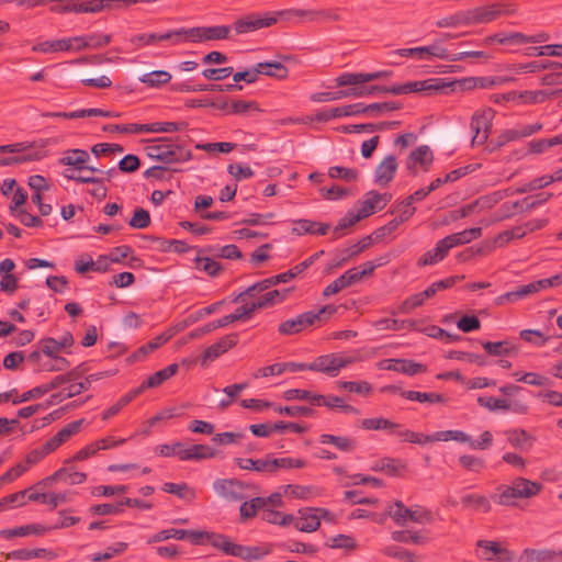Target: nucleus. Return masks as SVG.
Listing matches in <instances>:
<instances>
[{"instance_id": "2", "label": "nucleus", "mask_w": 562, "mask_h": 562, "mask_svg": "<svg viewBox=\"0 0 562 562\" xmlns=\"http://www.w3.org/2000/svg\"><path fill=\"white\" fill-rule=\"evenodd\" d=\"M45 156V143L43 142H20L0 145V166H16L37 161Z\"/></svg>"}, {"instance_id": "28", "label": "nucleus", "mask_w": 562, "mask_h": 562, "mask_svg": "<svg viewBox=\"0 0 562 562\" xmlns=\"http://www.w3.org/2000/svg\"><path fill=\"white\" fill-rule=\"evenodd\" d=\"M315 510L316 509L314 508L300 510L301 518L295 521V528L303 532L316 531L321 526V521L319 516L315 513Z\"/></svg>"}, {"instance_id": "23", "label": "nucleus", "mask_w": 562, "mask_h": 562, "mask_svg": "<svg viewBox=\"0 0 562 562\" xmlns=\"http://www.w3.org/2000/svg\"><path fill=\"white\" fill-rule=\"evenodd\" d=\"M482 236L481 227H472L462 232L451 234L442 238L448 246L449 250L453 247L471 243Z\"/></svg>"}, {"instance_id": "58", "label": "nucleus", "mask_w": 562, "mask_h": 562, "mask_svg": "<svg viewBox=\"0 0 562 562\" xmlns=\"http://www.w3.org/2000/svg\"><path fill=\"white\" fill-rule=\"evenodd\" d=\"M461 502L465 507L473 506L475 509H483L484 513H488L492 508L490 501L483 495L468 494L461 498Z\"/></svg>"}, {"instance_id": "32", "label": "nucleus", "mask_w": 562, "mask_h": 562, "mask_svg": "<svg viewBox=\"0 0 562 562\" xmlns=\"http://www.w3.org/2000/svg\"><path fill=\"white\" fill-rule=\"evenodd\" d=\"M315 405L317 406H325L328 408H340L345 413L349 414H359V411L344 402V398L340 396H325L322 394H318L317 397H315Z\"/></svg>"}, {"instance_id": "4", "label": "nucleus", "mask_w": 562, "mask_h": 562, "mask_svg": "<svg viewBox=\"0 0 562 562\" xmlns=\"http://www.w3.org/2000/svg\"><path fill=\"white\" fill-rule=\"evenodd\" d=\"M541 490L540 483L519 476L513 480L512 485L498 486L493 499L502 506H515L516 499L535 497Z\"/></svg>"}, {"instance_id": "18", "label": "nucleus", "mask_w": 562, "mask_h": 562, "mask_svg": "<svg viewBox=\"0 0 562 562\" xmlns=\"http://www.w3.org/2000/svg\"><path fill=\"white\" fill-rule=\"evenodd\" d=\"M472 25L490 23L503 15L501 3L476 7L470 9Z\"/></svg>"}, {"instance_id": "39", "label": "nucleus", "mask_w": 562, "mask_h": 562, "mask_svg": "<svg viewBox=\"0 0 562 562\" xmlns=\"http://www.w3.org/2000/svg\"><path fill=\"white\" fill-rule=\"evenodd\" d=\"M179 366L177 363H171L168 367L155 372L150 376H148L144 383L147 389H153L161 385L165 381L173 376L178 372Z\"/></svg>"}, {"instance_id": "62", "label": "nucleus", "mask_w": 562, "mask_h": 562, "mask_svg": "<svg viewBox=\"0 0 562 562\" xmlns=\"http://www.w3.org/2000/svg\"><path fill=\"white\" fill-rule=\"evenodd\" d=\"M274 411L279 414L288 415V416H302L310 417L313 416L315 411L308 406H274Z\"/></svg>"}, {"instance_id": "14", "label": "nucleus", "mask_w": 562, "mask_h": 562, "mask_svg": "<svg viewBox=\"0 0 562 562\" xmlns=\"http://www.w3.org/2000/svg\"><path fill=\"white\" fill-rule=\"evenodd\" d=\"M315 318L316 316H314V311L302 313L294 318L282 322L278 327V331L283 336L299 334L305 328L314 326Z\"/></svg>"}, {"instance_id": "49", "label": "nucleus", "mask_w": 562, "mask_h": 562, "mask_svg": "<svg viewBox=\"0 0 562 562\" xmlns=\"http://www.w3.org/2000/svg\"><path fill=\"white\" fill-rule=\"evenodd\" d=\"M446 358L468 361L470 363H476L480 367H484L487 364V359L485 356L459 350L449 351Z\"/></svg>"}, {"instance_id": "51", "label": "nucleus", "mask_w": 562, "mask_h": 562, "mask_svg": "<svg viewBox=\"0 0 562 562\" xmlns=\"http://www.w3.org/2000/svg\"><path fill=\"white\" fill-rule=\"evenodd\" d=\"M162 491L166 493L175 494L180 498L192 501L195 498L194 490L190 488L186 483H165Z\"/></svg>"}, {"instance_id": "22", "label": "nucleus", "mask_w": 562, "mask_h": 562, "mask_svg": "<svg viewBox=\"0 0 562 562\" xmlns=\"http://www.w3.org/2000/svg\"><path fill=\"white\" fill-rule=\"evenodd\" d=\"M281 283L280 280H277V276L267 278L265 280H261L251 286L247 288L245 291L238 293L234 299L233 303H239L245 302L246 297H255L259 295L262 292H266L268 289H270L273 285H277Z\"/></svg>"}, {"instance_id": "15", "label": "nucleus", "mask_w": 562, "mask_h": 562, "mask_svg": "<svg viewBox=\"0 0 562 562\" xmlns=\"http://www.w3.org/2000/svg\"><path fill=\"white\" fill-rule=\"evenodd\" d=\"M379 366L383 370L396 371L407 375H416L427 371L423 363L407 359H385Z\"/></svg>"}, {"instance_id": "16", "label": "nucleus", "mask_w": 562, "mask_h": 562, "mask_svg": "<svg viewBox=\"0 0 562 562\" xmlns=\"http://www.w3.org/2000/svg\"><path fill=\"white\" fill-rule=\"evenodd\" d=\"M238 340V336L236 334H229L222 337L218 341L207 347L202 357L201 363L202 366H206L209 361H213L227 350L236 346Z\"/></svg>"}, {"instance_id": "31", "label": "nucleus", "mask_w": 562, "mask_h": 562, "mask_svg": "<svg viewBox=\"0 0 562 562\" xmlns=\"http://www.w3.org/2000/svg\"><path fill=\"white\" fill-rule=\"evenodd\" d=\"M72 49L71 40L60 38L54 41H45L33 45L32 50L35 53H55L68 52Z\"/></svg>"}, {"instance_id": "8", "label": "nucleus", "mask_w": 562, "mask_h": 562, "mask_svg": "<svg viewBox=\"0 0 562 562\" xmlns=\"http://www.w3.org/2000/svg\"><path fill=\"white\" fill-rule=\"evenodd\" d=\"M90 160V155L85 149H68L64 151L63 157L59 159V164L64 166H70L74 170L83 171L88 170L92 173H103L106 176H113L116 170L115 168L103 171L94 166H89L88 162Z\"/></svg>"}, {"instance_id": "45", "label": "nucleus", "mask_w": 562, "mask_h": 562, "mask_svg": "<svg viewBox=\"0 0 562 562\" xmlns=\"http://www.w3.org/2000/svg\"><path fill=\"white\" fill-rule=\"evenodd\" d=\"M482 347L490 356L494 357L507 356L510 355L513 351H517V349L512 347L507 340L485 341L482 342Z\"/></svg>"}, {"instance_id": "37", "label": "nucleus", "mask_w": 562, "mask_h": 562, "mask_svg": "<svg viewBox=\"0 0 562 562\" xmlns=\"http://www.w3.org/2000/svg\"><path fill=\"white\" fill-rule=\"evenodd\" d=\"M453 87L454 83L449 82L447 78H429L420 81V93L431 95L448 88H451V91H453Z\"/></svg>"}, {"instance_id": "38", "label": "nucleus", "mask_w": 562, "mask_h": 562, "mask_svg": "<svg viewBox=\"0 0 562 562\" xmlns=\"http://www.w3.org/2000/svg\"><path fill=\"white\" fill-rule=\"evenodd\" d=\"M321 443L334 445L338 450L344 452H351L355 450L357 442L355 439L345 436H334L329 434H323L319 436Z\"/></svg>"}, {"instance_id": "19", "label": "nucleus", "mask_w": 562, "mask_h": 562, "mask_svg": "<svg viewBox=\"0 0 562 562\" xmlns=\"http://www.w3.org/2000/svg\"><path fill=\"white\" fill-rule=\"evenodd\" d=\"M212 546L222 550L225 554L244 559L249 557L246 546L234 543L224 535H213Z\"/></svg>"}, {"instance_id": "35", "label": "nucleus", "mask_w": 562, "mask_h": 562, "mask_svg": "<svg viewBox=\"0 0 562 562\" xmlns=\"http://www.w3.org/2000/svg\"><path fill=\"white\" fill-rule=\"evenodd\" d=\"M257 68L260 70L259 75H265L278 80L285 79L289 76L288 67L280 61L258 63Z\"/></svg>"}, {"instance_id": "61", "label": "nucleus", "mask_w": 562, "mask_h": 562, "mask_svg": "<svg viewBox=\"0 0 562 562\" xmlns=\"http://www.w3.org/2000/svg\"><path fill=\"white\" fill-rule=\"evenodd\" d=\"M132 228L143 229L150 225V214L143 207H136L133 216L128 221Z\"/></svg>"}, {"instance_id": "52", "label": "nucleus", "mask_w": 562, "mask_h": 562, "mask_svg": "<svg viewBox=\"0 0 562 562\" xmlns=\"http://www.w3.org/2000/svg\"><path fill=\"white\" fill-rule=\"evenodd\" d=\"M406 464L398 459L383 458L381 459L373 470L383 471L390 475H396L400 470H405Z\"/></svg>"}, {"instance_id": "20", "label": "nucleus", "mask_w": 562, "mask_h": 562, "mask_svg": "<svg viewBox=\"0 0 562 562\" xmlns=\"http://www.w3.org/2000/svg\"><path fill=\"white\" fill-rule=\"evenodd\" d=\"M291 292V289H285L282 291L279 290H272L263 293L256 302H252L249 304L252 313L257 310L266 308L269 306H273L278 303L283 302L289 293Z\"/></svg>"}, {"instance_id": "21", "label": "nucleus", "mask_w": 562, "mask_h": 562, "mask_svg": "<svg viewBox=\"0 0 562 562\" xmlns=\"http://www.w3.org/2000/svg\"><path fill=\"white\" fill-rule=\"evenodd\" d=\"M83 420L85 419H78L66 425L54 437L47 440V448L55 451L63 443L68 441L71 436L76 435L80 430Z\"/></svg>"}, {"instance_id": "57", "label": "nucleus", "mask_w": 562, "mask_h": 562, "mask_svg": "<svg viewBox=\"0 0 562 562\" xmlns=\"http://www.w3.org/2000/svg\"><path fill=\"white\" fill-rule=\"evenodd\" d=\"M559 144H562V134L561 135H557L552 138H541V139H535V140H531L528 146H529V151L532 153V154H541L543 153L544 150H547L548 148L552 147V146H555V145H559Z\"/></svg>"}, {"instance_id": "43", "label": "nucleus", "mask_w": 562, "mask_h": 562, "mask_svg": "<svg viewBox=\"0 0 562 562\" xmlns=\"http://www.w3.org/2000/svg\"><path fill=\"white\" fill-rule=\"evenodd\" d=\"M393 72L391 70H379L374 72H359V75H349L341 80V82L348 83H367L380 78L390 77Z\"/></svg>"}, {"instance_id": "59", "label": "nucleus", "mask_w": 562, "mask_h": 562, "mask_svg": "<svg viewBox=\"0 0 562 562\" xmlns=\"http://www.w3.org/2000/svg\"><path fill=\"white\" fill-rule=\"evenodd\" d=\"M236 147H237V144L229 143V142L204 143V144L195 145L196 149L204 150L210 154H213V153L228 154Z\"/></svg>"}, {"instance_id": "50", "label": "nucleus", "mask_w": 562, "mask_h": 562, "mask_svg": "<svg viewBox=\"0 0 562 562\" xmlns=\"http://www.w3.org/2000/svg\"><path fill=\"white\" fill-rule=\"evenodd\" d=\"M391 537L394 541L403 543L423 544L427 541V538L412 530H396L392 532Z\"/></svg>"}, {"instance_id": "47", "label": "nucleus", "mask_w": 562, "mask_h": 562, "mask_svg": "<svg viewBox=\"0 0 562 562\" xmlns=\"http://www.w3.org/2000/svg\"><path fill=\"white\" fill-rule=\"evenodd\" d=\"M265 508V502L260 497H254L248 502H244L239 507L241 520L254 518L258 510Z\"/></svg>"}, {"instance_id": "42", "label": "nucleus", "mask_w": 562, "mask_h": 562, "mask_svg": "<svg viewBox=\"0 0 562 562\" xmlns=\"http://www.w3.org/2000/svg\"><path fill=\"white\" fill-rule=\"evenodd\" d=\"M251 315H252V311H251V308L249 306V303H245L241 306H239L238 308H236L234 313L217 319L216 321V325L220 328L221 327H225V326H227L231 323H234V322H237V321H241V319L250 318Z\"/></svg>"}, {"instance_id": "1", "label": "nucleus", "mask_w": 562, "mask_h": 562, "mask_svg": "<svg viewBox=\"0 0 562 562\" xmlns=\"http://www.w3.org/2000/svg\"><path fill=\"white\" fill-rule=\"evenodd\" d=\"M144 147L146 155L160 162L143 172V176H157V172H182V169L173 167V165L187 161L191 158V150L182 143L180 137H155L146 140Z\"/></svg>"}, {"instance_id": "9", "label": "nucleus", "mask_w": 562, "mask_h": 562, "mask_svg": "<svg viewBox=\"0 0 562 562\" xmlns=\"http://www.w3.org/2000/svg\"><path fill=\"white\" fill-rule=\"evenodd\" d=\"M355 361L352 357H341L338 353H328L317 357L308 363V370L326 373L336 376L340 369L346 368Z\"/></svg>"}, {"instance_id": "10", "label": "nucleus", "mask_w": 562, "mask_h": 562, "mask_svg": "<svg viewBox=\"0 0 562 562\" xmlns=\"http://www.w3.org/2000/svg\"><path fill=\"white\" fill-rule=\"evenodd\" d=\"M392 200L389 192L379 193L374 190L368 191L362 200L358 201V213L362 218H367L378 211L383 210Z\"/></svg>"}, {"instance_id": "36", "label": "nucleus", "mask_w": 562, "mask_h": 562, "mask_svg": "<svg viewBox=\"0 0 562 562\" xmlns=\"http://www.w3.org/2000/svg\"><path fill=\"white\" fill-rule=\"evenodd\" d=\"M438 27H457L472 25L471 11H459L436 22Z\"/></svg>"}, {"instance_id": "13", "label": "nucleus", "mask_w": 562, "mask_h": 562, "mask_svg": "<svg viewBox=\"0 0 562 562\" xmlns=\"http://www.w3.org/2000/svg\"><path fill=\"white\" fill-rule=\"evenodd\" d=\"M231 27L228 25L195 26L189 29L191 42H206L228 38Z\"/></svg>"}, {"instance_id": "54", "label": "nucleus", "mask_w": 562, "mask_h": 562, "mask_svg": "<svg viewBox=\"0 0 562 562\" xmlns=\"http://www.w3.org/2000/svg\"><path fill=\"white\" fill-rule=\"evenodd\" d=\"M477 403L480 406L485 407L491 412H495L497 409L509 411L512 408V403L507 400L492 396H480L477 398Z\"/></svg>"}, {"instance_id": "53", "label": "nucleus", "mask_w": 562, "mask_h": 562, "mask_svg": "<svg viewBox=\"0 0 562 562\" xmlns=\"http://www.w3.org/2000/svg\"><path fill=\"white\" fill-rule=\"evenodd\" d=\"M195 268L204 271L210 277H216L220 274L222 267L221 265L209 258V257H195L194 259Z\"/></svg>"}, {"instance_id": "48", "label": "nucleus", "mask_w": 562, "mask_h": 562, "mask_svg": "<svg viewBox=\"0 0 562 562\" xmlns=\"http://www.w3.org/2000/svg\"><path fill=\"white\" fill-rule=\"evenodd\" d=\"M398 426H400L398 424L393 423L383 417L364 418L361 420V427L363 429H368V430H380V429L394 430V429L398 428Z\"/></svg>"}, {"instance_id": "12", "label": "nucleus", "mask_w": 562, "mask_h": 562, "mask_svg": "<svg viewBox=\"0 0 562 562\" xmlns=\"http://www.w3.org/2000/svg\"><path fill=\"white\" fill-rule=\"evenodd\" d=\"M434 161L432 150L427 145L418 146L406 160L407 169L413 173L428 172Z\"/></svg>"}, {"instance_id": "30", "label": "nucleus", "mask_w": 562, "mask_h": 562, "mask_svg": "<svg viewBox=\"0 0 562 562\" xmlns=\"http://www.w3.org/2000/svg\"><path fill=\"white\" fill-rule=\"evenodd\" d=\"M449 252V248L443 239H440L436 247L431 250L426 251L418 260L419 267L435 265L446 258Z\"/></svg>"}, {"instance_id": "17", "label": "nucleus", "mask_w": 562, "mask_h": 562, "mask_svg": "<svg viewBox=\"0 0 562 562\" xmlns=\"http://www.w3.org/2000/svg\"><path fill=\"white\" fill-rule=\"evenodd\" d=\"M519 562H562V550L527 548L522 551Z\"/></svg>"}, {"instance_id": "27", "label": "nucleus", "mask_w": 562, "mask_h": 562, "mask_svg": "<svg viewBox=\"0 0 562 562\" xmlns=\"http://www.w3.org/2000/svg\"><path fill=\"white\" fill-rule=\"evenodd\" d=\"M181 460H203L215 457V450L206 445H193L190 448L178 450Z\"/></svg>"}, {"instance_id": "44", "label": "nucleus", "mask_w": 562, "mask_h": 562, "mask_svg": "<svg viewBox=\"0 0 562 562\" xmlns=\"http://www.w3.org/2000/svg\"><path fill=\"white\" fill-rule=\"evenodd\" d=\"M401 395L409 401H417L419 403H443L446 402V397L442 394L439 393H422L418 391H407V392H401Z\"/></svg>"}, {"instance_id": "33", "label": "nucleus", "mask_w": 562, "mask_h": 562, "mask_svg": "<svg viewBox=\"0 0 562 562\" xmlns=\"http://www.w3.org/2000/svg\"><path fill=\"white\" fill-rule=\"evenodd\" d=\"M329 224H323L313 222L310 220H299L295 222V226L293 227V233L297 235L302 234H316V235H326L329 231Z\"/></svg>"}, {"instance_id": "41", "label": "nucleus", "mask_w": 562, "mask_h": 562, "mask_svg": "<svg viewBox=\"0 0 562 562\" xmlns=\"http://www.w3.org/2000/svg\"><path fill=\"white\" fill-rule=\"evenodd\" d=\"M363 220L358 212H348L344 217L340 218L338 224L333 229L335 239L341 238L346 234V229L352 227L356 223Z\"/></svg>"}, {"instance_id": "34", "label": "nucleus", "mask_w": 562, "mask_h": 562, "mask_svg": "<svg viewBox=\"0 0 562 562\" xmlns=\"http://www.w3.org/2000/svg\"><path fill=\"white\" fill-rule=\"evenodd\" d=\"M324 254V250H321L318 252H315L304 261L297 263L293 268L289 269L285 272H282L280 274H277V280H280L281 283H285L299 274H301L303 271H305L308 267H311L316 259H318Z\"/></svg>"}, {"instance_id": "11", "label": "nucleus", "mask_w": 562, "mask_h": 562, "mask_svg": "<svg viewBox=\"0 0 562 562\" xmlns=\"http://www.w3.org/2000/svg\"><path fill=\"white\" fill-rule=\"evenodd\" d=\"M276 24L274 18L267 16V13H249L237 19L233 27L237 34L254 32Z\"/></svg>"}, {"instance_id": "29", "label": "nucleus", "mask_w": 562, "mask_h": 562, "mask_svg": "<svg viewBox=\"0 0 562 562\" xmlns=\"http://www.w3.org/2000/svg\"><path fill=\"white\" fill-rule=\"evenodd\" d=\"M349 75H359V72H344L335 79L336 87H348L344 89V98H363L368 97L367 86L364 83L341 82Z\"/></svg>"}, {"instance_id": "55", "label": "nucleus", "mask_w": 562, "mask_h": 562, "mask_svg": "<svg viewBox=\"0 0 562 562\" xmlns=\"http://www.w3.org/2000/svg\"><path fill=\"white\" fill-rule=\"evenodd\" d=\"M416 323L414 321H397L391 318H382L375 322L374 326L380 329H392L400 330L403 328L413 329L415 328Z\"/></svg>"}, {"instance_id": "26", "label": "nucleus", "mask_w": 562, "mask_h": 562, "mask_svg": "<svg viewBox=\"0 0 562 562\" xmlns=\"http://www.w3.org/2000/svg\"><path fill=\"white\" fill-rule=\"evenodd\" d=\"M359 282L356 273L353 272L352 268L347 270L345 273H342L340 277H338L335 281H333L330 284H328L324 291L323 295L325 297H328L330 295H334L341 290L353 285L355 283Z\"/></svg>"}, {"instance_id": "63", "label": "nucleus", "mask_w": 562, "mask_h": 562, "mask_svg": "<svg viewBox=\"0 0 562 562\" xmlns=\"http://www.w3.org/2000/svg\"><path fill=\"white\" fill-rule=\"evenodd\" d=\"M140 167V159L133 154H128L123 157L117 165V168L123 173H133Z\"/></svg>"}, {"instance_id": "64", "label": "nucleus", "mask_w": 562, "mask_h": 562, "mask_svg": "<svg viewBox=\"0 0 562 562\" xmlns=\"http://www.w3.org/2000/svg\"><path fill=\"white\" fill-rule=\"evenodd\" d=\"M384 553L387 555V557H391V558H395L400 561H404V562H416V555L406 550V549H403L401 547H395V546H392V547H387L385 548L384 550Z\"/></svg>"}, {"instance_id": "25", "label": "nucleus", "mask_w": 562, "mask_h": 562, "mask_svg": "<svg viewBox=\"0 0 562 562\" xmlns=\"http://www.w3.org/2000/svg\"><path fill=\"white\" fill-rule=\"evenodd\" d=\"M537 293L533 282L517 286L515 290L506 292L495 300L496 305H505L514 303L519 300L526 299L531 294Z\"/></svg>"}, {"instance_id": "5", "label": "nucleus", "mask_w": 562, "mask_h": 562, "mask_svg": "<svg viewBox=\"0 0 562 562\" xmlns=\"http://www.w3.org/2000/svg\"><path fill=\"white\" fill-rule=\"evenodd\" d=\"M267 16L274 18L276 23L279 21H291L295 18H306L310 21H339L340 14L336 10H303V9H285L280 11L266 12Z\"/></svg>"}, {"instance_id": "46", "label": "nucleus", "mask_w": 562, "mask_h": 562, "mask_svg": "<svg viewBox=\"0 0 562 562\" xmlns=\"http://www.w3.org/2000/svg\"><path fill=\"white\" fill-rule=\"evenodd\" d=\"M139 80L148 87L158 88L168 83L171 80V75L166 70H153L145 74Z\"/></svg>"}, {"instance_id": "7", "label": "nucleus", "mask_w": 562, "mask_h": 562, "mask_svg": "<svg viewBox=\"0 0 562 562\" xmlns=\"http://www.w3.org/2000/svg\"><path fill=\"white\" fill-rule=\"evenodd\" d=\"M213 488L227 502H240L245 498V490H255L256 485L237 479H217L213 483Z\"/></svg>"}, {"instance_id": "40", "label": "nucleus", "mask_w": 562, "mask_h": 562, "mask_svg": "<svg viewBox=\"0 0 562 562\" xmlns=\"http://www.w3.org/2000/svg\"><path fill=\"white\" fill-rule=\"evenodd\" d=\"M403 108V103L398 101H386V102H376L371 104H364L366 114L376 117L385 112L401 110Z\"/></svg>"}, {"instance_id": "56", "label": "nucleus", "mask_w": 562, "mask_h": 562, "mask_svg": "<svg viewBox=\"0 0 562 562\" xmlns=\"http://www.w3.org/2000/svg\"><path fill=\"white\" fill-rule=\"evenodd\" d=\"M458 461L464 470L475 473L482 472L485 468L484 459L471 454H462Z\"/></svg>"}, {"instance_id": "6", "label": "nucleus", "mask_w": 562, "mask_h": 562, "mask_svg": "<svg viewBox=\"0 0 562 562\" xmlns=\"http://www.w3.org/2000/svg\"><path fill=\"white\" fill-rule=\"evenodd\" d=\"M387 515L392 517L398 526H405L407 521L413 522H431V512L417 506L415 509L407 508L401 501H396L394 506H390Z\"/></svg>"}, {"instance_id": "24", "label": "nucleus", "mask_w": 562, "mask_h": 562, "mask_svg": "<svg viewBox=\"0 0 562 562\" xmlns=\"http://www.w3.org/2000/svg\"><path fill=\"white\" fill-rule=\"evenodd\" d=\"M537 293L533 282L517 286L515 290L506 292L495 300L496 305H505L514 303L519 300L526 299L531 294Z\"/></svg>"}, {"instance_id": "3", "label": "nucleus", "mask_w": 562, "mask_h": 562, "mask_svg": "<svg viewBox=\"0 0 562 562\" xmlns=\"http://www.w3.org/2000/svg\"><path fill=\"white\" fill-rule=\"evenodd\" d=\"M493 117L494 112L492 109L475 112L472 115L470 128L474 134L471 140L473 146L485 144L488 151H495L508 143L505 130L496 138L488 140Z\"/></svg>"}, {"instance_id": "60", "label": "nucleus", "mask_w": 562, "mask_h": 562, "mask_svg": "<svg viewBox=\"0 0 562 562\" xmlns=\"http://www.w3.org/2000/svg\"><path fill=\"white\" fill-rule=\"evenodd\" d=\"M337 387L339 390H346V391L355 392V393L362 394V395H367V394L371 393V391H372L371 384L366 381H360V382L338 381Z\"/></svg>"}]
</instances>
